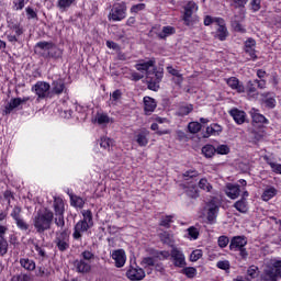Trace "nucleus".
<instances>
[{"label": "nucleus", "instance_id": "obj_51", "mask_svg": "<svg viewBox=\"0 0 281 281\" xmlns=\"http://www.w3.org/2000/svg\"><path fill=\"white\" fill-rule=\"evenodd\" d=\"M215 153L217 155H229V146L227 145H220L215 148Z\"/></svg>", "mask_w": 281, "mask_h": 281}, {"label": "nucleus", "instance_id": "obj_61", "mask_svg": "<svg viewBox=\"0 0 281 281\" xmlns=\"http://www.w3.org/2000/svg\"><path fill=\"white\" fill-rule=\"evenodd\" d=\"M170 223H172V216L162 217V220L160 221V225L162 227H170Z\"/></svg>", "mask_w": 281, "mask_h": 281}, {"label": "nucleus", "instance_id": "obj_39", "mask_svg": "<svg viewBox=\"0 0 281 281\" xmlns=\"http://www.w3.org/2000/svg\"><path fill=\"white\" fill-rule=\"evenodd\" d=\"M70 203L74 207H79V209L85 207V200H82V198L77 195L70 198Z\"/></svg>", "mask_w": 281, "mask_h": 281}, {"label": "nucleus", "instance_id": "obj_56", "mask_svg": "<svg viewBox=\"0 0 281 281\" xmlns=\"http://www.w3.org/2000/svg\"><path fill=\"white\" fill-rule=\"evenodd\" d=\"M217 269H222V271H229V261L228 260H222L217 261L216 263Z\"/></svg>", "mask_w": 281, "mask_h": 281}, {"label": "nucleus", "instance_id": "obj_58", "mask_svg": "<svg viewBox=\"0 0 281 281\" xmlns=\"http://www.w3.org/2000/svg\"><path fill=\"white\" fill-rule=\"evenodd\" d=\"M248 95L250 98H258V93H256V87H254V83L251 81L248 82Z\"/></svg>", "mask_w": 281, "mask_h": 281}, {"label": "nucleus", "instance_id": "obj_31", "mask_svg": "<svg viewBox=\"0 0 281 281\" xmlns=\"http://www.w3.org/2000/svg\"><path fill=\"white\" fill-rule=\"evenodd\" d=\"M53 91L57 95H60V93H63L65 91V82H63V80H60V79L54 81L53 82Z\"/></svg>", "mask_w": 281, "mask_h": 281}, {"label": "nucleus", "instance_id": "obj_37", "mask_svg": "<svg viewBox=\"0 0 281 281\" xmlns=\"http://www.w3.org/2000/svg\"><path fill=\"white\" fill-rule=\"evenodd\" d=\"M218 23H223V18H212L211 15H206L204 18V25H218Z\"/></svg>", "mask_w": 281, "mask_h": 281}, {"label": "nucleus", "instance_id": "obj_62", "mask_svg": "<svg viewBox=\"0 0 281 281\" xmlns=\"http://www.w3.org/2000/svg\"><path fill=\"white\" fill-rule=\"evenodd\" d=\"M146 76L143 72H132L131 74V78L132 80H134L135 82L142 80V78H145Z\"/></svg>", "mask_w": 281, "mask_h": 281}, {"label": "nucleus", "instance_id": "obj_16", "mask_svg": "<svg viewBox=\"0 0 281 281\" xmlns=\"http://www.w3.org/2000/svg\"><path fill=\"white\" fill-rule=\"evenodd\" d=\"M245 52L250 57V60H256V58H258V56H256V40L248 38L245 42Z\"/></svg>", "mask_w": 281, "mask_h": 281}, {"label": "nucleus", "instance_id": "obj_12", "mask_svg": "<svg viewBox=\"0 0 281 281\" xmlns=\"http://www.w3.org/2000/svg\"><path fill=\"white\" fill-rule=\"evenodd\" d=\"M126 278L132 281H139L146 278V271L139 267H131L126 271Z\"/></svg>", "mask_w": 281, "mask_h": 281}, {"label": "nucleus", "instance_id": "obj_19", "mask_svg": "<svg viewBox=\"0 0 281 281\" xmlns=\"http://www.w3.org/2000/svg\"><path fill=\"white\" fill-rule=\"evenodd\" d=\"M279 278H280V274H278V272L271 266H268L263 271L261 280L262 281H278Z\"/></svg>", "mask_w": 281, "mask_h": 281}, {"label": "nucleus", "instance_id": "obj_13", "mask_svg": "<svg viewBox=\"0 0 281 281\" xmlns=\"http://www.w3.org/2000/svg\"><path fill=\"white\" fill-rule=\"evenodd\" d=\"M247 246V237L235 236L231 239L229 249L231 251H238Z\"/></svg>", "mask_w": 281, "mask_h": 281}, {"label": "nucleus", "instance_id": "obj_9", "mask_svg": "<svg viewBox=\"0 0 281 281\" xmlns=\"http://www.w3.org/2000/svg\"><path fill=\"white\" fill-rule=\"evenodd\" d=\"M204 214L209 223H214L218 216V202L215 199L211 200L204 207Z\"/></svg>", "mask_w": 281, "mask_h": 281}, {"label": "nucleus", "instance_id": "obj_54", "mask_svg": "<svg viewBox=\"0 0 281 281\" xmlns=\"http://www.w3.org/2000/svg\"><path fill=\"white\" fill-rule=\"evenodd\" d=\"M21 212H22L21 206H15V207L12 210V212H11V217H12L14 221H19V220L23 218V217L21 216Z\"/></svg>", "mask_w": 281, "mask_h": 281}, {"label": "nucleus", "instance_id": "obj_17", "mask_svg": "<svg viewBox=\"0 0 281 281\" xmlns=\"http://www.w3.org/2000/svg\"><path fill=\"white\" fill-rule=\"evenodd\" d=\"M5 232L8 227L0 225V256L8 254V240H5Z\"/></svg>", "mask_w": 281, "mask_h": 281}, {"label": "nucleus", "instance_id": "obj_32", "mask_svg": "<svg viewBox=\"0 0 281 281\" xmlns=\"http://www.w3.org/2000/svg\"><path fill=\"white\" fill-rule=\"evenodd\" d=\"M223 132V127L218 124H212L209 127H206L207 135H221Z\"/></svg>", "mask_w": 281, "mask_h": 281}, {"label": "nucleus", "instance_id": "obj_2", "mask_svg": "<svg viewBox=\"0 0 281 281\" xmlns=\"http://www.w3.org/2000/svg\"><path fill=\"white\" fill-rule=\"evenodd\" d=\"M52 223H54V212L49 210L38 211L33 218V225L37 234H43L48 229H52Z\"/></svg>", "mask_w": 281, "mask_h": 281}, {"label": "nucleus", "instance_id": "obj_3", "mask_svg": "<svg viewBox=\"0 0 281 281\" xmlns=\"http://www.w3.org/2000/svg\"><path fill=\"white\" fill-rule=\"evenodd\" d=\"M83 216L74 227L72 238L80 240L85 232H89L93 227V213L90 210L81 211Z\"/></svg>", "mask_w": 281, "mask_h": 281}, {"label": "nucleus", "instance_id": "obj_64", "mask_svg": "<svg viewBox=\"0 0 281 281\" xmlns=\"http://www.w3.org/2000/svg\"><path fill=\"white\" fill-rule=\"evenodd\" d=\"M11 281H30V277H27V274H18L14 276Z\"/></svg>", "mask_w": 281, "mask_h": 281}, {"label": "nucleus", "instance_id": "obj_11", "mask_svg": "<svg viewBox=\"0 0 281 281\" xmlns=\"http://www.w3.org/2000/svg\"><path fill=\"white\" fill-rule=\"evenodd\" d=\"M111 258L114 260L115 267L122 269L126 265V251L124 249H116L111 252Z\"/></svg>", "mask_w": 281, "mask_h": 281}, {"label": "nucleus", "instance_id": "obj_36", "mask_svg": "<svg viewBox=\"0 0 281 281\" xmlns=\"http://www.w3.org/2000/svg\"><path fill=\"white\" fill-rule=\"evenodd\" d=\"M187 238L189 240H196L199 238V229L194 226H191L187 229Z\"/></svg>", "mask_w": 281, "mask_h": 281}, {"label": "nucleus", "instance_id": "obj_47", "mask_svg": "<svg viewBox=\"0 0 281 281\" xmlns=\"http://www.w3.org/2000/svg\"><path fill=\"white\" fill-rule=\"evenodd\" d=\"M167 71L175 78H179V81L183 80V75H181V72H179V70L175 69L172 66H168Z\"/></svg>", "mask_w": 281, "mask_h": 281}, {"label": "nucleus", "instance_id": "obj_44", "mask_svg": "<svg viewBox=\"0 0 281 281\" xmlns=\"http://www.w3.org/2000/svg\"><path fill=\"white\" fill-rule=\"evenodd\" d=\"M199 188L201 190H204L205 192H212V184H210V182H207V179L205 178H202L199 181Z\"/></svg>", "mask_w": 281, "mask_h": 281}, {"label": "nucleus", "instance_id": "obj_60", "mask_svg": "<svg viewBox=\"0 0 281 281\" xmlns=\"http://www.w3.org/2000/svg\"><path fill=\"white\" fill-rule=\"evenodd\" d=\"M261 1L262 0H251L250 5H251L252 12H258V10H260Z\"/></svg>", "mask_w": 281, "mask_h": 281}, {"label": "nucleus", "instance_id": "obj_14", "mask_svg": "<svg viewBox=\"0 0 281 281\" xmlns=\"http://www.w3.org/2000/svg\"><path fill=\"white\" fill-rule=\"evenodd\" d=\"M55 243L59 251H65L69 249V235L67 234V232H61L60 234H58Z\"/></svg>", "mask_w": 281, "mask_h": 281}, {"label": "nucleus", "instance_id": "obj_33", "mask_svg": "<svg viewBox=\"0 0 281 281\" xmlns=\"http://www.w3.org/2000/svg\"><path fill=\"white\" fill-rule=\"evenodd\" d=\"M259 271H258V267L257 266H250L247 270V278H245L244 280H256V277L258 276Z\"/></svg>", "mask_w": 281, "mask_h": 281}, {"label": "nucleus", "instance_id": "obj_27", "mask_svg": "<svg viewBox=\"0 0 281 281\" xmlns=\"http://www.w3.org/2000/svg\"><path fill=\"white\" fill-rule=\"evenodd\" d=\"M277 194L278 189H276L274 187H267L261 194V199L262 201H271V199H273V196H276Z\"/></svg>", "mask_w": 281, "mask_h": 281}, {"label": "nucleus", "instance_id": "obj_34", "mask_svg": "<svg viewBox=\"0 0 281 281\" xmlns=\"http://www.w3.org/2000/svg\"><path fill=\"white\" fill-rule=\"evenodd\" d=\"M181 273H183V276L188 277L189 279H194L196 278V268L194 267H186L181 270Z\"/></svg>", "mask_w": 281, "mask_h": 281}, {"label": "nucleus", "instance_id": "obj_42", "mask_svg": "<svg viewBox=\"0 0 281 281\" xmlns=\"http://www.w3.org/2000/svg\"><path fill=\"white\" fill-rule=\"evenodd\" d=\"M234 207L238 212L245 213L247 212V201L245 199H241L234 204Z\"/></svg>", "mask_w": 281, "mask_h": 281}, {"label": "nucleus", "instance_id": "obj_8", "mask_svg": "<svg viewBox=\"0 0 281 281\" xmlns=\"http://www.w3.org/2000/svg\"><path fill=\"white\" fill-rule=\"evenodd\" d=\"M49 89H52V86L46 81H37L32 87V91L35 92L40 100H45V98L49 97Z\"/></svg>", "mask_w": 281, "mask_h": 281}, {"label": "nucleus", "instance_id": "obj_22", "mask_svg": "<svg viewBox=\"0 0 281 281\" xmlns=\"http://www.w3.org/2000/svg\"><path fill=\"white\" fill-rule=\"evenodd\" d=\"M228 199H238L240 196V187L238 184L228 183L225 189Z\"/></svg>", "mask_w": 281, "mask_h": 281}, {"label": "nucleus", "instance_id": "obj_57", "mask_svg": "<svg viewBox=\"0 0 281 281\" xmlns=\"http://www.w3.org/2000/svg\"><path fill=\"white\" fill-rule=\"evenodd\" d=\"M268 109H276V99L273 97H268L263 100Z\"/></svg>", "mask_w": 281, "mask_h": 281}, {"label": "nucleus", "instance_id": "obj_43", "mask_svg": "<svg viewBox=\"0 0 281 281\" xmlns=\"http://www.w3.org/2000/svg\"><path fill=\"white\" fill-rule=\"evenodd\" d=\"M76 0H58L57 7L59 10H67V8H71V4L75 3Z\"/></svg>", "mask_w": 281, "mask_h": 281}, {"label": "nucleus", "instance_id": "obj_46", "mask_svg": "<svg viewBox=\"0 0 281 281\" xmlns=\"http://www.w3.org/2000/svg\"><path fill=\"white\" fill-rule=\"evenodd\" d=\"M193 106L192 104H189V105H183L179 109V112L178 114L181 115V116H184V115H190V113H192L193 111Z\"/></svg>", "mask_w": 281, "mask_h": 281}, {"label": "nucleus", "instance_id": "obj_26", "mask_svg": "<svg viewBox=\"0 0 281 281\" xmlns=\"http://www.w3.org/2000/svg\"><path fill=\"white\" fill-rule=\"evenodd\" d=\"M144 105H145V113H153V111H155V109H157V102L155 101V99L150 98V97H145L144 98Z\"/></svg>", "mask_w": 281, "mask_h": 281}, {"label": "nucleus", "instance_id": "obj_59", "mask_svg": "<svg viewBox=\"0 0 281 281\" xmlns=\"http://www.w3.org/2000/svg\"><path fill=\"white\" fill-rule=\"evenodd\" d=\"M143 267H155V259L153 257H146L142 260Z\"/></svg>", "mask_w": 281, "mask_h": 281}, {"label": "nucleus", "instance_id": "obj_52", "mask_svg": "<svg viewBox=\"0 0 281 281\" xmlns=\"http://www.w3.org/2000/svg\"><path fill=\"white\" fill-rule=\"evenodd\" d=\"M15 224L19 227V229H22V232H27V229H30V225H27V223H25L23 217L20 220H15Z\"/></svg>", "mask_w": 281, "mask_h": 281}, {"label": "nucleus", "instance_id": "obj_50", "mask_svg": "<svg viewBox=\"0 0 281 281\" xmlns=\"http://www.w3.org/2000/svg\"><path fill=\"white\" fill-rule=\"evenodd\" d=\"M217 245L221 247V249H225L227 245H229V237L227 236H220L217 239Z\"/></svg>", "mask_w": 281, "mask_h": 281}, {"label": "nucleus", "instance_id": "obj_10", "mask_svg": "<svg viewBox=\"0 0 281 281\" xmlns=\"http://www.w3.org/2000/svg\"><path fill=\"white\" fill-rule=\"evenodd\" d=\"M170 257H171L173 265L176 267H178L179 269H183V267H186V265H188L186 262V255L183 254V250H181L175 246L172 247V249L170 251Z\"/></svg>", "mask_w": 281, "mask_h": 281}, {"label": "nucleus", "instance_id": "obj_4", "mask_svg": "<svg viewBox=\"0 0 281 281\" xmlns=\"http://www.w3.org/2000/svg\"><path fill=\"white\" fill-rule=\"evenodd\" d=\"M194 12H199V5L192 1H189L184 5V12L182 14V21H184V25L192 27L198 24L199 16L194 15Z\"/></svg>", "mask_w": 281, "mask_h": 281}, {"label": "nucleus", "instance_id": "obj_38", "mask_svg": "<svg viewBox=\"0 0 281 281\" xmlns=\"http://www.w3.org/2000/svg\"><path fill=\"white\" fill-rule=\"evenodd\" d=\"M160 240H162L166 245H172L175 243V237L172 234L164 232L160 234Z\"/></svg>", "mask_w": 281, "mask_h": 281}, {"label": "nucleus", "instance_id": "obj_21", "mask_svg": "<svg viewBox=\"0 0 281 281\" xmlns=\"http://www.w3.org/2000/svg\"><path fill=\"white\" fill-rule=\"evenodd\" d=\"M148 135H150L148 130H140L135 136L136 144L140 147L148 146Z\"/></svg>", "mask_w": 281, "mask_h": 281}, {"label": "nucleus", "instance_id": "obj_1", "mask_svg": "<svg viewBox=\"0 0 281 281\" xmlns=\"http://www.w3.org/2000/svg\"><path fill=\"white\" fill-rule=\"evenodd\" d=\"M150 67H155V60L149 59V60H138V63L135 65V69L139 71L140 74H144V76H147V83H148V89L150 91H157L159 89V82H161V78L164 77L161 72L155 74V80L150 79L148 75V70Z\"/></svg>", "mask_w": 281, "mask_h": 281}, {"label": "nucleus", "instance_id": "obj_49", "mask_svg": "<svg viewBox=\"0 0 281 281\" xmlns=\"http://www.w3.org/2000/svg\"><path fill=\"white\" fill-rule=\"evenodd\" d=\"M142 10H146L145 3H138V4L132 5V8L130 9V12L132 14H137L138 12H142Z\"/></svg>", "mask_w": 281, "mask_h": 281}, {"label": "nucleus", "instance_id": "obj_28", "mask_svg": "<svg viewBox=\"0 0 281 281\" xmlns=\"http://www.w3.org/2000/svg\"><path fill=\"white\" fill-rule=\"evenodd\" d=\"M20 265L26 271H34V269H36V262L32 259L22 258L20 259Z\"/></svg>", "mask_w": 281, "mask_h": 281}, {"label": "nucleus", "instance_id": "obj_15", "mask_svg": "<svg viewBox=\"0 0 281 281\" xmlns=\"http://www.w3.org/2000/svg\"><path fill=\"white\" fill-rule=\"evenodd\" d=\"M30 97H24V98H15V99H11V101L9 102V104L5 106V113H12V111H14V109L21 106V104H25V102H29Z\"/></svg>", "mask_w": 281, "mask_h": 281}, {"label": "nucleus", "instance_id": "obj_20", "mask_svg": "<svg viewBox=\"0 0 281 281\" xmlns=\"http://www.w3.org/2000/svg\"><path fill=\"white\" fill-rule=\"evenodd\" d=\"M74 267L77 273H89L91 271V263L80 259L74 261Z\"/></svg>", "mask_w": 281, "mask_h": 281}, {"label": "nucleus", "instance_id": "obj_29", "mask_svg": "<svg viewBox=\"0 0 281 281\" xmlns=\"http://www.w3.org/2000/svg\"><path fill=\"white\" fill-rule=\"evenodd\" d=\"M250 113H251L252 121L256 122V124H267L268 122L267 117L260 114L258 110L252 109Z\"/></svg>", "mask_w": 281, "mask_h": 281}, {"label": "nucleus", "instance_id": "obj_23", "mask_svg": "<svg viewBox=\"0 0 281 281\" xmlns=\"http://www.w3.org/2000/svg\"><path fill=\"white\" fill-rule=\"evenodd\" d=\"M232 117L236 122V124H245V120L247 117V114L245 111L238 110V109H233L229 111Z\"/></svg>", "mask_w": 281, "mask_h": 281}, {"label": "nucleus", "instance_id": "obj_48", "mask_svg": "<svg viewBox=\"0 0 281 281\" xmlns=\"http://www.w3.org/2000/svg\"><path fill=\"white\" fill-rule=\"evenodd\" d=\"M270 267L277 272V276L281 278V260H273L270 263Z\"/></svg>", "mask_w": 281, "mask_h": 281}, {"label": "nucleus", "instance_id": "obj_18", "mask_svg": "<svg viewBox=\"0 0 281 281\" xmlns=\"http://www.w3.org/2000/svg\"><path fill=\"white\" fill-rule=\"evenodd\" d=\"M226 83L228 85V87L231 89H233L234 91H237V93H245V86H243V83H240L238 78L231 77V78L226 79Z\"/></svg>", "mask_w": 281, "mask_h": 281}, {"label": "nucleus", "instance_id": "obj_6", "mask_svg": "<svg viewBox=\"0 0 281 281\" xmlns=\"http://www.w3.org/2000/svg\"><path fill=\"white\" fill-rule=\"evenodd\" d=\"M109 21H124L126 19V4L124 2L121 3H115L109 15H108Z\"/></svg>", "mask_w": 281, "mask_h": 281}, {"label": "nucleus", "instance_id": "obj_45", "mask_svg": "<svg viewBox=\"0 0 281 281\" xmlns=\"http://www.w3.org/2000/svg\"><path fill=\"white\" fill-rule=\"evenodd\" d=\"M203 258V251L201 249L193 250L190 255L191 262H196Z\"/></svg>", "mask_w": 281, "mask_h": 281}, {"label": "nucleus", "instance_id": "obj_25", "mask_svg": "<svg viewBox=\"0 0 281 281\" xmlns=\"http://www.w3.org/2000/svg\"><path fill=\"white\" fill-rule=\"evenodd\" d=\"M94 122H97V124L100 126H106V124H111L113 122V119L109 117V114L97 113L94 116Z\"/></svg>", "mask_w": 281, "mask_h": 281}, {"label": "nucleus", "instance_id": "obj_55", "mask_svg": "<svg viewBox=\"0 0 281 281\" xmlns=\"http://www.w3.org/2000/svg\"><path fill=\"white\" fill-rule=\"evenodd\" d=\"M10 30H12L16 36L23 34V27H21V24L19 23L10 24Z\"/></svg>", "mask_w": 281, "mask_h": 281}, {"label": "nucleus", "instance_id": "obj_30", "mask_svg": "<svg viewBox=\"0 0 281 281\" xmlns=\"http://www.w3.org/2000/svg\"><path fill=\"white\" fill-rule=\"evenodd\" d=\"M202 155H204L206 159H212V156L216 155V148L212 145H205L202 147Z\"/></svg>", "mask_w": 281, "mask_h": 281}, {"label": "nucleus", "instance_id": "obj_7", "mask_svg": "<svg viewBox=\"0 0 281 281\" xmlns=\"http://www.w3.org/2000/svg\"><path fill=\"white\" fill-rule=\"evenodd\" d=\"M36 46L47 52L49 58H60V56H63V50L56 47L52 42H38Z\"/></svg>", "mask_w": 281, "mask_h": 281}, {"label": "nucleus", "instance_id": "obj_24", "mask_svg": "<svg viewBox=\"0 0 281 281\" xmlns=\"http://www.w3.org/2000/svg\"><path fill=\"white\" fill-rule=\"evenodd\" d=\"M216 25V38L220 41H225L227 38V26H225V20L222 19V23H217Z\"/></svg>", "mask_w": 281, "mask_h": 281}, {"label": "nucleus", "instance_id": "obj_35", "mask_svg": "<svg viewBox=\"0 0 281 281\" xmlns=\"http://www.w3.org/2000/svg\"><path fill=\"white\" fill-rule=\"evenodd\" d=\"M266 162L270 166L272 172H276V175H281V165L273 162L269 157H265Z\"/></svg>", "mask_w": 281, "mask_h": 281}, {"label": "nucleus", "instance_id": "obj_5", "mask_svg": "<svg viewBox=\"0 0 281 281\" xmlns=\"http://www.w3.org/2000/svg\"><path fill=\"white\" fill-rule=\"evenodd\" d=\"M55 212V225L65 227V202L60 198H55L53 203Z\"/></svg>", "mask_w": 281, "mask_h": 281}, {"label": "nucleus", "instance_id": "obj_41", "mask_svg": "<svg viewBox=\"0 0 281 281\" xmlns=\"http://www.w3.org/2000/svg\"><path fill=\"white\" fill-rule=\"evenodd\" d=\"M175 33V27L172 26H165L162 29V32L158 34L159 38H167V36H172Z\"/></svg>", "mask_w": 281, "mask_h": 281}, {"label": "nucleus", "instance_id": "obj_53", "mask_svg": "<svg viewBox=\"0 0 281 281\" xmlns=\"http://www.w3.org/2000/svg\"><path fill=\"white\" fill-rule=\"evenodd\" d=\"M190 133H199V131H201V123L199 122H191L189 123V126H188Z\"/></svg>", "mask_w": 281, "mask_h": 281}, {"label": "nucleus", "instance_id": "obj_63", "mask_svg": "<svg viewBox=\"0 0 281 281\" xmlns=\"http://www.w3.org/2000/svg\"><path fill=\"white\" fill-rule=\"evenodd\" d=\"M83 260H93V258H95V255H93V252L86 250L81 254Z\"/></svg>", "mask_w": 281, "mask_h": 281}, {"label": "nucleus", "instance_id": "obj_40", "mask_svg": "<svg viewBox=\"0 0 281 281\" xmlns=\"http://www.w3.org/2000/svg\"><path fill=\"white\" fill-rule=\"evenodd\" d=\"M100 146L101 148H104V150H111V146H113V139L109 137H101Z\"/></svg>", "mask_w": 281, "mask_h": 281}]
</instances>
